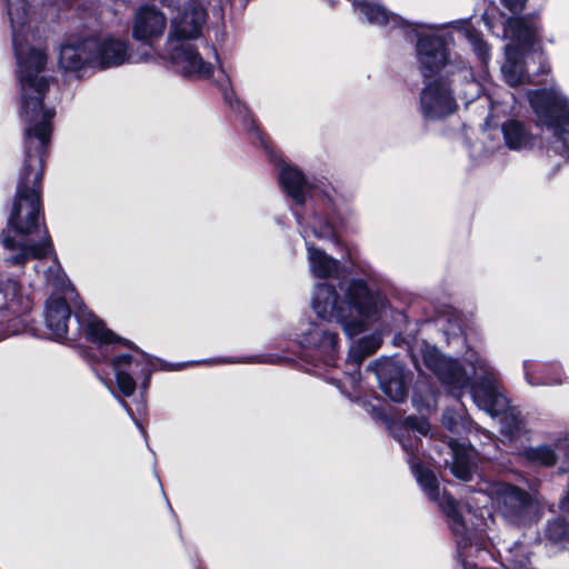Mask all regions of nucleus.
I'll list each match as a JSON object with an SVG mask.
<instances>
[{"mask_svg": "<svg viewBox=\"0 0 569 569\" xmlns=\"http://www.w3.org/2000/svg\"><path fill=\"white\" fill-rule=\"evenodd\" d=\"M4 1L17 60L24 138L17 191L0 247L7 264L21 266L28 260H42L49 256L57 259L41 210L43 162L56 111L43 102L49 88V78L44 74L48 56L43 48L36 46L38 14L29 0Z\"/></svg>", "mask_w": 569, "mask_h": 569, "instance_id": "1", "label": "nucleus"}, {"mask_svg": "<svg viewBox=\"0 0 569 569\" xmlns=\"http://www.w3.org/2000/svg\"><path fill=\"white\" fill-rule=\"evenodd\" d=\"M390 429L408 455V462L421 489L446 513L463 569H533V553L529 546L518 540H507L500 535H490L491 517L486 519L480 508L479 515L470 508L463 511L452 497L440 493L435 473L416 461L420 436H427L430 431L426 419L408 417L393 423Z\"/></svg>", "mask_w": 569, "mask_h": 569, "instance_id": "2", "label": "nucleus"}, {"mask_svg": "<svg viewBox=\"0 0 569 569\" xmlns=\"http://www.w3.org/2000/svg\"><path fill=\"white\" fill-rule=\"evenodd\" d=\"M411 358L419 372L425 370L435 375L451 392L460 395L469 389L475 405L491 417L503 415L501 431L513 437L522 426L519 411L510 409L499 372L479 351L469 350L466 362L472 369L473 379L461 363L445 356L437 347L426 342H417L411 349Z\"/></svg>", "mask_w": 569, "mask_h": 569, "instance_id": "3", "label": "nucleus"}, {"mask_svg": "<svg viewBox=\"0 0 569 569\" xmlns=\"http://www.w3.org/2000/svg\"><path fill=\"white\" fill-rule=\"evenodd\" d=\"M365 277L341 281L338 290L329 283H319L313 292L312 309L317 316L341 325L348 337L367 330L389 308L387 297L368 286V280H375V272L369 269Z\"/></svg>", "mask_w": 569, "mask_h": 569, "instance_id": "4", "label": "nucleus"}, {"mask_svg": "<svg viewBox=\"0 0 569 569\" xmlns=\"http://www.w3.org/2000/svg\"><path fill=\"white\" fill-rule=\"evenodd\" d=\"M42 272L47 286L52 290L44 311V321L50 339L64 341L84 337L92 342L112 340L113 332L107 329L104 323L87 308H81L76 312L77 328L70 332L71 311L67 300L72 298L74 290L58 259H52L50 266L42 269Z\"/></svg>", "mask_w": 569, "mask_h": 569, "instance_id": "5", "label": "nucleus"}, {"mask_svg": "<svg viewBox=\"0 0 569 569\" xmlns=\"http://www.w3.org/2000/svg\"><path fill=\"white\" fill-rule=\"evenodd\" d=\"M540 24L532 18H510L503 23V37L510 42L505 48L500 71L510 87L536 83V76L549 71L539 42Z\"/></svg>", "mask_w": 569, "mask_h": 569, "instance_id": "6", "label": "nucleus"}, {"mask_svg": "<svg viewBox=\"0 0 569 569\" xmlns=\"http://www.w3.org/2000/svg\"><path fill=\"white\" fill-rule=\"evenodd\" d=\"M279 181L284 193L297 204L308 207V201L315 202L310 212L302 214L305 221L312 217L317 210L323 217L336 216L338 223L350 222L355 217L351 204L338 194L336 189L327 181L310 182L303 173L291 164H283L279 170Z\"/></svg>", "mask_w": 569, "mask_h": 569, "instance_id": "7", "label": "nucleus"}, {"mask_svg": "<svg viewBox=\"0 0 569 569\" xmlns=\"http://www.w3.org/2000/svg\"><path fill=\"white\" fill-rule=\"evenodd\" d=\"M100 346L123 345L128 348L126 352H118L111 359V368L114 373L119 395L112 388L111 382L99 376L101 382L120 401L126 411L132 416L127 401L121 397H130L134 393L138 383L142 389H147L151 373L156 369L152 358L137 348L132 342L123 340L113 333L112 340L97 342Z\"/></svg>", "mask_w": 569, "mask_h": 569, "instance_id": "8", "label": "nucleus"}, {"mask_svg": "<svg viewBox=\"0 0 569 569\" xmlns=\"http://www.w3.org/2000/svg\"><path fill=\"white\" fill-rule=\"evenodd\" d=\"M479 492L482 499H478V502L482 506H486L489 500L495 502L509 523L529 526L538 522L543 516V508L539 500L513 485L485 481Z\"/></svg>", "mask_w": 569, "mask_h": 569, "instance_id": "9", "label": "nucleus"}, {"mask_svg": "<svg viewBox=\"0 0 569 569\" xmlns=\"http://www.w3.org/2000/svg\"><path fill=\"white\" fill-rule=\"evenodd\" d=\"M527 100L538 123L555 138L556 148L569 151V98L558 84L529 90Z\"/></svg>", "mask_w": 569, "mask_h": 569, "instance_id": "10", "label": "nucleus"}, {"mask_svg": "<svg viewBox=\"0 0 569 569\" xmlns=\"http://www.w3.org/2000/svg\"><path fill=\"white\" fill-rule=\"evenodd\" d=\"M295 217L300 226V233L306 241L307 260L312 276L320 279L336 277L339 273V261L310 243L309 238L313 236L321 240L336 239L338 231L345 228L348 222L338 223L336 216L323 217L317 210L307 221L298 211H296Z\"/></svg>", "mask_w": 569, "mask_h": 569, "instance_id": "11", "label": "nucleus"}, {"mask_svg": "<svg viewBox=\"0 0 569 569\" xmlns=\"http://www.w3.org/2000/svg\"><path fill=\"white\" fill-rule=\"evenodd\" d=\"M93 68L106 70L124 63H140L154 60L150 50H134L126 37L114 34L90 36Z\"/></svg>", "mask_w": 569, "mask_h": 569, "instance_id": "12", "label": "nucleus"}, {"mask_svg": "<svg viewBox=\"0 0 569 569\" xmlns=\"http://www.w3.org/2000/svg\"><path fill=\"white\" fill-rule=\"evenodd\" d=\"M160 56L186 78L207 79L213 74L212 63L206 61L196 46L189 41H179V39L172 37L167 38Z\"/></svg>", "mask_w": 569, "mask_h": 569, "instance_id": "13", "label": "nucleus"}, {"mask_svg": "<svg viewBox=\"0 0 569 569\" xmlns=\"http://www.w3.org/2000/svg\"><path fill=\"white\" fill-rule=\"evenodd\" d=\"M297 340L305 350L306 358L321 362L325 367L336 365L338 353V335L327 330L322 325L301 322Z\"/></svg>", "mask_w": 569, "mask_h": 569, "instance_id": "14", "label": "nucleus"}, {"mask_svg": "<svg viewBox=\"0 0 569 569\" xmlns=\"http://www.w3.org/2000/svg\"><path fill=\"white\" fill-rule=\"evenodd\" d=\"M457 110V101L450 84L442 79L425 82L419 94V112L425 120H442Z\"/></svg>", "mask_w": 569, "mask_h": 569, "instance_id": "15", "label": "nucleus"}, {"mask_svg": "<svg viewBox=\"0 0 569 569\" xmlns=\"http://www.w3.org/2000/svg\"><path fill=\"white\" fill-rule=\"evenodd\" d=\"M168 26L166 14L152 4H142L133 13L131 21L132 38L148 48L163 37Z\"/></svg>", "mask_w": 569, "mask_h": 569, "instance_id": "16", "label": "nucleus"}, {"mask_svg": "<svg viewBox=\"0 0 569 569\" xmlns=\"http://www.w3.org/2000/svg\"><path fill=\"white\" fill-rule=\"evenodd\" d=\"M207 22V11L198 0H189L178 7L170 21V31L167 38L179 41L198 39L202 34Z\"/></svg>", "mask_w": 569, "mask_h": 569, "instance_id": "17", "label": "nucleus"}, {"mask_svg": "<svg viewBox=\"0 0 569 569\" xmlns=\"http://www.w3.org/2000/svg\"><path fill=\"white\" fill-rule=\"evenodd\" d=\"M368 369L378 380L382 392L392 401L401 402L408 393V382L403 366L396 359L381 358L372 362Z\"/></svg>", "mask_w": 569, "mask_h": 569, "instance_id": "18", "label": "nucleus"}, {"mask_svg": "<svg viewBox=\"0 0 569 569\" xmlns=\"http://www.w3.org/2000/svg\"><path fill=\"white\" fill-rule=\"evenodd\" d=\"M92 52L90 37L71 39L59 49L58 68L66 76L80 78L87 68H93Z\"/></svg>", "mask_w": 569, "mask_h": 569, "instance_id": "19", "label": "nucleus"}, {"mask_svg": "<svg viewBox=\"0 0 569 569\" xmlns=\"http://www.w3.org/2000/svg\"><path fill=\"white\" fill-rule=\"evenodd\" d=\"M439 451H446L450 457L449 459H445L446 466L456 478L462 481H469L472 479V475L477 469L478 456L472 447L467 446L465 442H460L457 438L450 436L442 440V447Z\"/></svg>", "mask_w": 569, "mask_h": 569, "instance_id": "20", "label": "nucleus"}, {"mask_svg": "<svg viewBox=\"0 0 569 569\" xmlns=\"http://www.w3.org/2000/svg\"><path fill=\"white\" fill-rule=\"evenodd\" d=\"M523 377L531 387L560 386L566 382V373L559 362L542 363L536 360H523Z\"/></svg>", "mask_w": 569, "mask_h": 569, "instance_id": "21", "label": "nucleus"}, {"mask_svg": "<svg viewBox=\"0 0 569 569\" xmlns=\"http://www.w3.org/2000/svg\"><path fill=\"white\" fill-rule=\"evenodd\" d=\"M382 343V338L379 333H372L359 339L356 343H353L348 353L347 365L349 366V371H347L346 379L353 387L359 382V368L361 362L368 356L376 352Z\"/></svg>", "mask_w": 569, "mask_h": 569, "instance_id": "22", "label": "nucleus"}, {"mask_svg": "<svg viewBox=\"0 0 569 569\" xmlns=\"http://www.w3.org/2000/svg\"><path fill=\"white\" fill-rule=\"evenodd\" d=\"M502 133L506 144L512 150H522L535 144L536 136L525 122L519 120L512 119L505 122Z\"/></svg>", "mask_w": 569, "mask_h": 569, "instance_id": "23", "label": "nucleus"}, {"mask_svg": "<svg viewBox=\"0 0 569 569\" xmlns=\"http://www.w3.org/2000/svg\"><path fill=\"white\" fill-rule=\"evenodd\" d=\"M562 515L549 520L546 525L543 537L551 543H560L569 540V508L562 510Z\"/></svg>", "mask_w": 569, "mask_h": 569, "instance_id": "24", "label": "nucleus"}, {"mask_svg": "<svg viewBox=\"0 0 569 569\" xmlns=\"http://www.w3.org/2000/svg\"><path fill=\"white\" fill-rule=\"evenodd\" d=\"M456 30L468 40L480 63L486 68L490 61V48L488 43L482 40L476 30L469 28L468 24L459 23Z\"/></svg>", "mask_w": 569, "mask_h": 569, "instance_id": "25", "label": "nucleus"}, {"mask_svg": "<svg viewBox=\"0 0 569 569\" xmlns=\"http://www.w3.org/2000/svg\"><path fill=\"white\" fill-rule=\"evenodd\" d=\"M443 427L455 436H461L470 430L471 421L461 411L448 409L442 416Z\"/></svg>", "mask_w": 569, "mask_h": 569, "instance_id": "26", "label": "nucleus"}, {"mask_svg": "<svg viewBox=\"0 0 569 569\" xmlns=\"http://www.w3.org/2000/svg\"><path fill=\"white\" fill-rule=\"evenodd\" d=\"M18 310L13 308V302L4 303V298L0 292V340L17 332L16 326L12 323L13 315Z\"/></svg>", "mask_w": 569, "mask_h": 569, "instance_id": "27", "label": "nucleus"}, {"mask_svg": "<svg viewBox=\"0 0 569 569\" xmlns=\"http://www.w3.org/2000/svg\"><path fill=\"white\" fill-rule=\"evenodd\" d=\"M456 71L463 73V79H466L465 89L460 92V98L468 104L480 97L483 86L473 78L470 70L457 66Z\"/></svg>", "mask_w": 569, "mask_h": 569, "instance_id": "28", "label": "nucleus"}, {"mask_svg": "<svg viewBox=\"0 0 569 569\" xmlns=\"http://www.w3.org/2000/svg\"><path fill=\"white\" fill-rule=\"evenodd\" d=\"M487 99L490 101L491 108L493 110H499L501 112H518L517 99L512 93L505 92V99L500 101L498 92L495 91L492 93H488Z\"/></svg>", "mask_w": 569, "mask_h": 569, "instance_id": "29", "label": "nucleus"}, {"mask_svg": "<svg viewBox=\"0 0 569 569\" xmlns=\"http://www.w3.org/2000/svg\"><path fill=\"white\" fill-rule=\"evenodd\" d=\"M224 100L230 104V107L239 113V116L242 118L246 127L248 129H254L253 121L250 119L249 111L247 110L246 106H243L236 97L232 91H226L224 92Z\"/></svg>", "mask_w": 569, "mask_h": 569, "instance_id": "30", "label": "nucleus"}, {"mask_svg": "<svg viewBox=\"0 0 569 569\" xmlns=\"http://www.w3.org/2000/svg\"><path fill=\"white\" fill-rule=\"evenodd\" d=\"M503 6L512 13L521 12L527 0H501Z\"/></svg>", "mask_w": 569, "mask_h": 569, "instance_id": "31", "label": "nucleus"}, {"mask_svg": "<svg viewBox=\"0 0 569 569\" xmlns=\"http://www.w3.org/2000/svg\"><path fill=\"white\" fill-rule=\"evenodd\" d=\"M224 362H236L234 360H224V359H211V360H202L197 363H206V365H219Z\"/></svg>", "mask_w": 569, "mask_h": 569, "instance_id": "32", "label": "nucleus"}, {"mask_svg": "<svg viewBox=\"0 0 569 569\" xmlns=\"http://www.w3.org/2000/svg\"><path fill=\"white\" fill-rule=\"evenodd\" d=\"M483 20H485V22H486L487 27H488L490 30H492V28H493V27H492L491 21H490V19H489V14H488V12H486V13L483 14Z\"/></svg>", "mask_w": 569, "mask_h": 569, "instance_id": "33", "label": "nucleus"}, {"mask_svg": "<svg viewBox=\"0 0 569 569\" xmlns=\"http://www.w3.org/2000/svg\"><path fill=\"white\" fill-rule=\"evenodd\" d=\"M248 362H264L267 361L266 359H262L261 357L257 356V357H252V358H249L247 360Z\"/></svg>", "mask_w": 569, "mask_h": 569, "instance_id": "34", "label": "nucleus"}, {"mask_svg": "<svg viewBox=\"0 0 569 569\" xmlns=\"http://www.w3.org/2000/svg\"><path fill=\"white\" fill-rule=\"evenodd\" d=\"M34 269H36V272H38V273H39V272L41 271V270H40V263L36 264Z\"/></svg>", "mask_w": 569, "mask_h": 569, "instance_id": "35", "label": "nucleus"}, {"mask_svg": "<svg viewBox=\"0 0 569 569\" xmlns=\"http://www.w3.org/2000/svg\"><path fill=\"white\" fill-rule=\"evenodd\" d=\"M183 366H184L183 363L177 365V366H176V369H179V368H181V367H183Z\"/></svg>", "mask_w": 569, "mask_h": 569, "instance_id": "36", "label": "nucleus"}, {"mask_svg": "<svg viewBox=\"0 0 569 569\" xmlns=\"http://www.w3.org/2000/svg\"><path fill=\"white\" fill-rule=\"evenodd\" d=\"M329 2H330L331 4H333V3H335V1H333V0H329Z\"/></svg>", "mask_w": 569, "mask_h": 569, "instance_id": "37", "label": "nucleus"}]
</instances>
